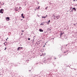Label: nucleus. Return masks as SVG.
Segmentation results:
<instances>
[{
    "label": "nucleus",
    "mask_w": 77,
    "mask_h": 77,
    "mask_svg": "<svg viewBox=\"0 0 77 77\" xmlns=\"http://www.w3.org/2000/svg\"><path fill=\"white\" fill-rule=\"evenodd\" d=\"M28 40H30V38H28Z\"/></svg>",
    "instance_id": "f8f14e48"
},
{
    "label": "nucleus",
    "mask_w": 77,
    "mask_h": 77,
    "mask_svg": "<svg viewBox=\"0 0 77 77\" xmlns=\"http://www.w3.org/2000/svg\"><path fill=\"white\" fill-rule=\"evenodd\" d=\"M45 45L43 46L44 47H45Z\"/></svg>",
    "instance_id": "a211bd4d"
},
{
    "label": "nucleus",
    "mask_w": 77,
    "mask_h": 77,
    "mask_svg": "<svg viewBox=\"0 0 77 77\" xmlns=\"http://www.w3.org/2000/svg\"><path fill=\"white\" fill-rule=\"evenodd\" d=\"M42 25H44V23H42L40 24V26H41Z\"/></svg>",
    "instance_id": "1a4fd4ad"
},
{
    "label": "nucleus",
    "mask_w": 77,
    "mask_h": 77,
    "mask_svg": "<svg viewBox=\"0 0 77 77\" xmlns=\"http://www.w3.org/2000/svg\"><path fill=\"white\" fill-rule=\"evenodd\" d=\"M73 2H75V0H74Z\"/></svg>",
    "instance_id": "aec40b11"
},
{
    "label": "nucleus",
    "mask_w": 77,
    "mask_h": 77,
    "mask_svg": "<svg viewBox=\"0 0 77 77\" xmlns=\"http://www.w3.org/2000/svg\"><path fill=\"white\" fill-rule=\"evenodd\" d=\"M9 17H7L6 18V20H7V21H9V20L10 19H9Z\"/></svg>",
    "instance_id": "7ed1b4c3"
},
{
    "label": "nucleus",
    "mask_w": 77,
    "mask_h": 77,
    "mask_svg": "<svg viewBox=\"0 0 77 77\" xmlns=\"http://www.w3.org/2000/svg\"><path fill=\"white\" fill-rule=\"evenodd\" d=\"M21 35H23V33H21Z\"/></svg>",
    "instance_id": "6ab92c4d"
},
{
    "label": "nucleus",
    "mask_w": 77,
    "mask_h": 77,
    "mask_svg": "<svg viewBox=\"0 0 77 77\" xmlns=\"http://www.w3.org/2000/svg\"><path fill=\"white\" fill-rule=\"evenodd\" d=\"M29 71H31V70H29Z\"/></svg>",
    "instance_id": "393cba45"
},
{
    "label": "nucleus",
    "mask_w": 77,
    "mask_h": 77,
    "mask_svg": "<svg viewBox=\"0 0 77 77\" xmlns=\"http://www.w3.org/2000/svg\"><path fill=\"white\" fill-rule=\"evenodd\" d=\"M23 48V47H21V48Z\"/></svg>",
    "instance_id": "f3484780"
},
{
    "label": "nucleus",
    "mask_w": 77,
    "mask_h": 77,
    "mask_svg": "<svg viewBox=\"0 0 77 77\" xmlns=\"http://www.w3.org/2000/svg\"><path fill=\"white\" fill-rule=\"evenodd\" d=\"M64 33L63 32L62 33H61V34L60 35V36H61L62 35H63V34H64Z\"/></svg>",
    "instance_id": "423d86ee"
},
{
    "label": "nucleus",
    "mask_w": 77,
    "mask_h": 77,
    "mask_svg": "<svg viewBox=\"0 0 77 77\" xmlns=\"http://www.w3.org/2000/svg\"><path fill=\"white\" fill-rule=\"evenodd\" d=\"M7 39H8V38H7Z\"/></svg>",
    "instance_id": "cd10ccee"
},
{
    "label": "nucleus",
    "mask_w": 77,
    "mask_h": 77,
    "mask_svg": "<svg viewBox=\"0 0 77 77\" xmlns=\"http://www.w3.org/2000/svg\"><path fill=\"white\" fill-rule=\"evenodd\" d=\"M39 7H40V6H39V7H38V8H39Z\"/></svg>",
    "instance_id": "412c9836"
},
{
    "label": "nucleus",
    "mask_w": 77,
    "mask_h": 77,
    "mask_svg": "<svg viewBox=\"0 0 77 77\" xmlns=\"http://www.w3.org/2000/svg\"><path fill=\"white\" fill-rule=\"evenodd\" d=\"M22 32H24V31H22Z\"/></svg>",
    "instance_id": "dca6fc26"
},
{
    "label": "nucleus",
    "mask_w": 77,
    "mask_h": 77,
    "mask_svg": "<svg viewBox=\"0 0 77 77\" xmlns=\"http://www.w3.org/2000/svg\"><path fill=\"white\" fill-rule=\"evenodd\" d=\"M1 3V2H0V3Z\"/></svg>",
    "instance_id": "72a5a7b5"
},
{
    "label": "nucleus",
    "mask_w": 77,
    "mask_h": 77,
    "mask_svg": "<svg viewBox=\"0 0 77 77\" xmlns=\"http://www.w3.org/2000/svg\"><path fill=\"white\" fill-rule=\"evenodd\" d=\"M72 9H74V10H75V11H76V9H75V8H72Z\"/></svg>",
    "instance_id": "6e6552de"
},
{
    "label": "nucleus",
    "mask_w": 77,
    "mask_h": 77,
    "mask_svg": "<svg viewBox=\"0 0 77 77\" xmlns=\"http://www.w3.org/2000/svg\"><path fill=\"white\" fill-rule=\"evenodd\" d=\"M6 48H5V49L4 50H6Z\"/></svg>",
    "instance_id": "ddd939ff"
},
{
    "label": "nucleus",
    "mask_w": 77,
    "mask_h": 77,
    "mask_svg": "<svg viewBox=\"0 0 77 77\" xmlns=\"http://www.w3.org/2000/svg\"><path fill=\"white\" fill-rule=\"evenodd\" d=\"M47 8H48V7H47L45 8L46 10H47Z\"/></svg>",
    "instance_id": "9b49d317"
},
{
    "label": "nucleus",
    "mask_w": 77,
    "mask_h": 77,
    "mask_svg": "<svg viewBox=\"0 0 77 77\" xmlns=\"http://www.w3.org/2000/svg\"><path fill=\"white\" fill-rule=\"evenodd\" d=\"M17 11H18V10H16Z\"/></svg>",
    "instance_id": "5701e85b"
},
{
    "label": "nucleus",
    "mask_w": 77,
    "mask_h": 77,
    "mask_svg": "<svg viewBox=\"0 0 77 77\" xmlns=\"http://www.w3.org/2000/svg\"><path fill=\"white\" fill-rule=\"evenodd\" d=\"M46 17H47V15H46Z\"/></svg>",
    "instance_id": "7c9ffc66"
},
{
    "label": "nucleus",
    "mask_w": 77,
    "mask_h": 77,
    "mask_svg": "<svg viewBox=\"0 0 77 77\" xmlns=\"http://www.w3.org/2000/svg\"><path fill=\"white\" fill-rule=\"evenodd\" d=\"M38 17H39V16H38Z\"/></svg>",
    "instance_id": "2f4dec72"
},
{
    "label": "nucleus",
    "mask_w": 77,
    "mask_h": 77,
    "mask_svg": "<svg viewBox=\"0 0 77 77\" xmlns=\"http://www.w3.org/2000/svg\"><path fill=\"white\" fill-rule=\"evenodd\" d=\"M54 20H57L59 18V15L56 14L55 15H54Z\"/></svg>",
    "instance_id": "f257e3e1"
},
{
    "label": "nucleus",
    "mask_w": 77,
    "mask_h": 77,
    "mask_svg": "<svg viewBox=\"0 0 77 77\" xmlns=\"http://www.w3.org/2000/svg\"><path fill=\"white\" fill-rule=\"evenodd\" d=\"M3 12H4V10L3 9H1L0 10V13L1 14H3Z\"/></svg>",
    "instance_id": "f03ea898"
},
{
    "label": "nucleus",
    "mask_w": 77,
    "mask_h": 77,
    "mask_svg": "<svg viewBox=\"0 0 77 77\" xmlns=\"http://www.w3.org/2000/svg\"><path fill=\"white\" fill-rule=\"evenodd\" d=\"M39 31H40V32H44V30L41 29H39Z\"/></svg>",
    "instance_id": "39448f33"
},
{
    "label": "nucleus",
    "mask_w": 77,
    "mask_h": 77,
    "mask_svg": "<svg viewBox=\"0 0 77 77\" xmlns=\"http://www.w3.org/2000/svg\"><path fill=\"white\" fill-rule=\"evenodd\" d=\"M54 59H56V58H55Z\"/></svg>",
    "instance_id": "c756f323"
},
{
    "label": "nucleus",
    "mask_w": 77,
    "mask_h": 77,
    "mask_svg": "<svg viewBox=\"0 0 77 77\" xmlns=\"http://www.w3.org/2000/svg\"><path fill=\"white\" fill-rule=\"evenodd\" d=\"M73 25H74V26H75V24H73Z\"/></svg>",
    "instance_id": "2eb2a0df"
},
{
    "label": "nucleus",
    "mask_w": 77,
    "mask_h": 77,
    "mask_svg": "<svg viewBox=\"0 0 77 77\" xmlns=\"http://www.w3.org/2000/svg\"><path fill=\"white\" fill-rule=\"evenodd\" d=\"M49 30H51V29H49Z\"/></svg>",
    "instance_id": "4be33fe9"
},
{
    "label": "nucleus",
    "mask_w": 77,
    "mask_h": 77,
    "mask_svg": "<svg viewBox=\"0 0 77 77\" xmlns=\"http://www.w3.org/2000/svg\"><path fill=\"white\" fill-rule=\"evenodd\" d=\"M47 17V16L46 17H42V18H46Z\"/></svg>",
    "instance_id": "9d476101"
},
{
    "label": "nucleus",
    "mask_w": 77,
    "mask_h": 77,
    "mask_svg": "<svg viewBox=\"0 0 77 77\" xmlns=\"http://www.w3.org/2000/svg\"><path fill=\"white\" fill-rule=\"evenodd\" d=\"M42 56V55H41V56Z\"/></svg>",
    "instance_id": "f704fd0d"
},
{
    "label": "nucleus",
    "mask_w": 77,
    "mask_h": 77,
    "mask_svg": "<svg viewBox=\"0 0 77 77\" xmlns=\"http://www.w3.org/2000/svg\"><path fill=\"white\" fill-rule=\"evenodd\" d=\"M19 8H21V7H20Z\"/></svg>",
    "instance_id": "a878e982"
},
{
    "label": "nucleus",
    "mask_w": 77,
    "mask_h": 77,
    "mask_svg": "<svg viewBox=\"0 0 77 77\" xmlns=\"http://www.w3.org/2000/svg\"><path fill=\"white\" fill-rule=\"evenodd\" d=\"M72 12H73V11H72Z\"/></svg>",
    "instance_id": "473e14b6"
},
{
    "label": "nucleus",
    "mask_w": 77,
    "mask_h": 77,
    "mask_svg": "<svg viewBox=\"0 0 77 77\" xmlns=\"http://www.w3.org/2000/svg\"><path fill=\"white\" fill-rule=\"evenodd\" d=\"M50 20H49V21H48V22H49V23H50Z\"/></svg>",
    "instance_id": "4468645a"
},
{
    "label": "nucleus",
    "mask_w": 77,
    "mask_h": 77,
    "mask_svg": "<svg viewBox=\"0 0 77 77\" xmlns=\"http://www.w3.org/2000/svg\"><path fill=\"white\" fill-rule=\"evenodd\" d=\"M45 45H46V43H45Z\"/></svg>",
    "instance_id": "c85d7f7f"
},
{
    "label": "nucleus",
    "mask_w": 77,
    "mask_h": 77,
    "mask_svg": "<svg viewBox=\"0 0 77 77\" xmlns=\"http://www.w3.org/2000/svg\"><path fill=\"white\" fill-rule=\"evenodd\" d=\"M6 41H8V39H6Z\"/></svg>",
    "instance_id": "b1692460"
},
{
    "label": "nucleus",
    "mask_w": 77,
    "mask_h": 77,
    "mask_svg": "<svg viewBox=\"0 0 77 77\" xmlns=\"http://www.w3.org/2000/svg\"><path fill=\"white\" fill-rule=\"evenodd\" d=\"M20 48H21V47H18V48L17 49V51H19V50H20Z\"/></svg>",
    "instance_id": "0eeeda50"
},
{
    "label": "nucleus",
    "mask_w": 77,
    "mask_h": 77,
    "mask_svg": "<svg viewBox=\"0 0 77 77\" xmlns=\"http://www.w3.org/2000/svg\"><path fill=\"white\" fill-rule=\"evenodd\" d=\"M0 75H2V74H0Z\"/></svg>",
    "instance_id": "bb28decb"
},
{
    "label": "nucleus",
    "mask_w": 77,
    "mask_h": 77,
    "mask_svg": "<svg viewBox=\"0 0 77 77\" xmlns=\"http://www.w3.org/2000/svg\"><path fill=\"white\" fill-rule=\"evenodd\" d=\"M23 15H24V14H21V16H22V17L23 18H24L25 17L24 16H23Z\"/></svg>",
    "instance_id": "20e7f679"
}]
</instances>
